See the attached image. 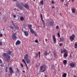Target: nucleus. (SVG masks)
Wrapping results in <instances>:
<instances>
[{"mask_svg":"<svg viewBox=\"0 0 77 77\" xmlns=\"http://www.w3.org/2000/svg\"><path fill=\"white\" fill-rule=\"evenodd\" d=\"M2 56L4 58H5V60L7 62L10 61V59L11 58L9 55L7 54L6 53H3L2 54Z\"/></svg>","mask_w":77,"mask_h":77,"instance_id":"obj_1","label":"nucleus"},{"mask_svg":"<svg viewBox=\"0 0 77 77\" xmlns=\"http://www.w3.org/2000/svg\"><path fill=\"white\" fill-rule=\"evenodd\" d=\"M45 69H46V65L44 64H42L40 68V70L42 71V72H44L45 71Z\"/></svg>","mask_w":77,"mask_h":77,"instance_id":"obj_2","label":"nucleus"},{"mask_svg":"<svg viewBox=\"0 0 77 77\" xmlns=\"http://www.w3.org/2000/svg\"><path fill=\"white\" fill-rule=\"evenodd\" d=\"M16 6H17V7H18L19 9H20V10H24V8H23V7L21 5H20V3H19L18 2L16 3Z\"/></svg>","mask_w":77,"mask_h":77,"instance_id":"obj_3","label":"nucleus"},{"mask_svg":"<svg viewBox=\"0 0 77 77\" xmlns=\"http://www.w3.org/2000/svg\"><path fill=\"white\" fill-rule=\"evenodd\" d=\"M17 34L16 33H14L11 36L12 39L13 40H16L17 39Z\"/></svg>","mask_w":77,"mask_h":77,"instance_id":"obj_4","label":"nucleus"},{"mask_svg":"<svg viewBox=\"0 0 77 77\" xmlns=\"http://www.w3.org/2000/svg\"><path fill=\"white\" fill-rule=\"evenodd\" d=\"M75 37V35L73 34L72 36H69V38L71 41H73L74 40V38Z\"/></svg>","mask_w":77,"mask_h":77,"instance_id":"obj_5","label":"nucleus"},{"mask_svg":"<svg viewBox=\"0 0 77 77\" xmlns=\"http://www.w3.org/2000/svg\"><path fill=\"white\" fill-rule=\"evenodd\" d=\"M9 71H10V73L11 75H12V74L14 73V71H13V70L12 69V67H9Z\"/></svg>","mask_w":77,"mask_h":77,"instance_id":"obj_6","label":"nucleus"},{"mask_svg":"<svg viewBox=\"0 0 77 77\" xmlns=\"http://www.w3.org/2000/svg\"><path fill=\"white\" fill-rule=\"evenodd\" d=\"M52 38L54 43V44H56V38L55 35H53Z\"/></svg>","mask_w":77,"mask_h":77,"instance_id":"obj_7","label":"nucleus"},{"mask_svg":"<svg viewBox=\"0 0 77 77\" xmlns=\"http://www.w3.org/2000/svg\"><path fill=\"white\" fill-rule=\"evenodd\" d=\"M38 55L39 57L40 58L41 57V52L40 51H39L38 53H36V57H35V58L38 57Z\"/></svg>","mask_w":77,"mask_h":77,"instance_id":"obj_8","label":"nucleus"},{"mask_svg":"<svg viewBox=\"0 0 77 77\" xmlns=\"http://www.w3.org/2000/svg\"><path fill=\"white\" fill-rule=\"evenodd\" d=\"M69 65L71 67H72L73 68H75V63H70L69 64Z\"/></svg>","mask_w":77,"mask_h":77,"instance_id":"obj_9","label":"nucleus"},{"mask_svg":"<svg viewBox=\"0 0 77 77\" xmlns=\"http://www.w3.org/2000/svg\"><path fill=\"white\" fill-rule=\"evenodd\" d=\"M48 24L50 26H53L54 25V22L52 21H50L48 23Z\"/></svg>","mask_w":77,"mask_h":77,"instance_id":"obj_10","label":"nucleus"},{"mask_svg":"<svg viewBox=\"0 0 77 77\" xmlns=\"http://www.w3.org/2000/svg\"><path fill=\"white\" fill-rule=\"evenodd\" d=\"M20 44H21V42L19 40H17L15 43V44L16 45H20Z\"/></svg>","mask_w":77,"mask_h":77,"instance_id":"obj_11","label":"nucleus"},{"mask_svg":"<svg viewBox=\"0 0 77 77\" xmlns=\"http://www.w3.org/2000/svg\"><path fill=\"white\" fill-rule=\"evenodd\" d=\"M29 59V55H28V54H26L24 56V59H25V60H26V59Z\"/></svg>","mask_w":77,"mask_h":77,"instance_id":"obj_12","label":"nucleus"},{"mask_svg":"<svg viewBox=\"0 0 77 77\" xmlns=\"http://www.w3.org/2000/svg\"><path fill=\"white\" fill-rule=\"evenodd\" d=\"M24 7L26 9H29V6L27 4H25Z\"/></svg>","mask_w":77,"mask_h":77,"instance_id":"obj_13","label":"nucleus"},{"mask_svg":"<svg viewBox=\"0 0 77 77\" xmlns=\"http://www.w3.org/2000/svg\"><path fill=\"white\" fill-rule=\"evenodd\" d=\"M12 52L10 50H9L8 51H7V54H9V55H11V54L12 53Z\"/></svg>","mask_w":77,"mask_h":77,"instance_id":"obj_14","label":"nucleus"},{"mask_svg":"<svg viewBox=\"0 0 77 77\" xmlns=\"http://www.w3.org/2000/svg\"><path fill=\"white\" fill-rule=\"evenodd\" d=\"M30 33H32V34H33L35 31H34L33 29H32V28H31V29H29Z\"/></svg>","mask_w":77,"mask_h":77,"instance_id":"obj_15","label":"nucleus"},{"mask_svg":"<svg viewBox=\"0 0 77 77\" xmlns=\"http://www.w3.org/2000/svg\"><path fill=\"white\" fill-rule=\"evenodd\" d=\"M26 61L27 63H30V60L28 58L25 60Z\"/></svg>","mask_w":77,"mask_h":77,"instance_id":"obj_16","label":"nucleus"},{"mask_svg":"<svg viewBox=\"0 0 77 77\" xmlns=\"http://www.w3.org/2000/svg\"><path fill=\"white\" fill-rule=\"evenodd\" d=\"M65 41V39L63 37H61L60 38V42H62L63 41Z\"/></svg>","mask_w":77,"mask_h":77,"instance_id":"obj_17","label":"nucleus"},{"mask_svg":"<svg viewBox=\"0 0 77 77\" xmlns=\"http://www.w3.org/2000/svg\"><path fill=\"white\" fill-rule=\"evenodd\" d=\"M24 33L26 36H29V32H28L26 31Z\"/></svg>","mask_w":77,"mask_h":77,"instance_id":"obj_18","label":"nucleus"},{"mask_svg":"<svg viewBox=\"0 0 77 77\" xmlns=\"http://www.w3.org/2000/svg\"><path fill=\"white\" fill-rule=\"evenodd\" d=\"M15 29L16 30H18L19 29V26L18 25H16L15 26H14Z\"/></svg>","mask_w":77,"mask_h":77,"instance_id":"obj_19","label":"nucleus"},{"mask_svg":"<svg viewBox=\"0 0 77 77\" xmlns=\"http://www.w3.org/2000/svg\"><path fill=\"white\" fill-rule=\"evenodd\" d=\"M63 63L64 65H66L67 63V60H63Z\"/></svg>","mask_w":77,"mask_h":77,"instance_id":"obj_20","label":"nucleus"},{"mask_svg":"<svg viewBox=\"0 0 77 77\" xmlns=\"http://www.w3.org/2000/svg\"><path fill=\"white\" fill-rule=\"evenodd\" d=\"M66 75H67V74L66 73H64L62 75V77H66Z\"/></svg>","mask_w":77,"mask_h":77,"instance_id":"obj_21","label":"nucleus"},{"mask_svg":"<svg viewBox=\"0 0 77 77\" xmlns=\"http://www.w3.org/2000/svg\"><path fill=\"white\" fill-rule=\"evenodd\" d=\"M28 26L29 29H32V24H31L29 25H28Z\"/></svg>","mask_w":77,"mask_h":77,"instance_id":"obj_22","label":"nucleus"},{"mask_svg":"<svg viewBox=\"0 0 77 77\" xmlns=\"http://www.w3.org/2000/svg\"><path fill=\"white\" fill-rule=\"evenodd\" d=\"M53 53L54 54V57H56V56H57V54L56 53V52L55 51H54L53 52Z\"/></svg>","mask_w":77,"mask_h":77,"instance_id":"obj_23","label":"nucleus"},{"mask_svg":"<svg viewBox=\"0 0 77 77\" xmlns=\"http://www.w3.org/2000/svg\"><path fill=\"white\" fill-rule=\"evenodd\" d=\"M72 13H75V10L74 8H72Z\"/></svg>","mask_w":77,"mask_h":77,"instance_id":"obj_24","label":"nucleus"},{"mask_svg":"<svg viewBox=\"0 0 77 77\" xmlns=\"http://www.w3.org/2000/svg\"><path fill=\"white\" fill-rule=\"evenodd\" d=\"M20 20L21 21H24V17H21L20 18Z\"/></svg>","mask_w":77,"mask_h":77,"instance_id":"obj_25","label":"nucleus"},{"mask_svg":"<svg viewBox=\"0 0 77 77\" xmlns=\"http://www.w3.org/2000/svg\"><path fill=\"white\" fill-rule=\"evenodd\" d=\"M51 68L53 69H55V67L54 66V64L52 65Z\"/></svg>","mask_w":77,"mask_h":77,"instance_id":"obj_26","label":"nucleus"},{"mask_svg":"<svg viewBox=\"0 0 77 77\" xmlns=\"http://www.w3.org/2000/svg\"><path fill=\"white\" fill-rule=\"evenodd\" d=\"M75 47L74 48H77V42H76L75 44Z\"/></svg>","mask_w":77,"mask_h":77,"instance_id":"obj_27","label":"nucleus"},{"mask_svg":"<svg viewBox=\"0 0 77 77\" xmlns=\"http://www.w3.org/2000/svg\"><path fill=\"white\" fill-rule=\"evenodd\" d=\"M63 56H64V57H67V56H68V54H67V53H65L64 54Z\"/></svg>","mask_w":77,"mask_h":77,"instance_id":"obj_28","label":"nucleus"},{"mask_svg":"<svg viewBox=\"0 0 77 77\" xmlns=\"http://www.w3.org/2000/svg\"><path fill=\"white\" fill-rule=\"evenodd\" d=\"M40 17L41 18V20H42V21H43L44 20H43V18H42V14H40Z\"/></svg>","mask_w":77,"mask_h":77,"instance_id":"obj_29","label":"nucleus"},{"mask_svg":"<svg viewBox=\"0 0 77 77\" xmlns=\"http://www.w3.org/2000/svg\"><path fill=\"white\" fill-rule=\"evenodd\" d=\"M40 3L41 5H44V1L42 0L40 2Z\"/></svg>","mask_w":77,"mask_h":77,"instance_id":"obj_30","label":"nucleus"},{"mask_svg":"<svg viewBox=\"0 0 77 77\" xmlns=\"http://www.w3.org/2000/svg\"><path fill=\"white\" fill-rule=\"evenodd\" d=\"M61 54H63V53H64V49H63V50L61 49Z\"/></svg>","mask_w":77,"mask_h":77,"instance_id":"obj_31","label":"nucleus"},{"mask_svg":"<svg viewBox=\"0 0 77 77\" xmlns=\"http://www.w3.org/2000/svg\"><path fill=\"white\" fill-rule=\"evenodd\" d=\"M64 53H67V50L66 49H64Z\"/></svg>","mask_w":77,"mask_h":77,"instance_id":"obj_32","label":"nucleus"},{"mask_svg":"<svg viewBox=\"0 0 77 77\" xmlns=\"http://www.w3.org/2000/svg\"><path fill=\"white\" fill-rule=\"evenodd\" d=\"M8 67H7L5 68V71L6 72H8Z\"/></svg>","mask_w":77,"mask_h":77,"instance_id":"obj_33","label":"nucleus"},{"mask_svg":"<svg viewBox=\"0 0 77 77\" xmlns=\"http://www.w3.org/2000/svg\"><path fill=\"white\" fill-rule=\"evenodd\" d=\"M34 33V35L35 36H37V34L36 33V32H35Z\"/></svg>","mask_w":77,"mask_h":77,"instance_id":"obj_34","label":"nucleus"},{"mask_svg":"<svg viewBox=\"0 0 77 77\" xmlns=\"http://www.w3.org/2000/svg\"><path fill=\"white\" fill-rule=\"evenodd\" d=\"M43 24L44 25L43 27H45V22L43 20V21H42Z\"/></svg>","mask_w":77,"mask_h":77,"instance_id":"obj_35","label":"nucleus"},{"mask_svg":"<svg viewBox=\"0 0 77 77\" xmlns=\"http://www.w3.org/2000/svg\"><path fill=\"white\" fill-rule=\"evenodd\" d=\"M17 73H19L20 72V71H19V70H18V68H17Z\"/></svg>","mask_w":77,"mask_h":77,"instance_id":"obj_36","label":"nucleus"},{"mask_svg":"<svg viewBox=\"0 0 77 77\" xmlns=\"http://www.w3.org/2000/svg\"><path fill=\"white\" fill-rule=\"evenodd\" d=\"M48 54V53H47V52L45 51V56H47Z\"/></svg>","mask_w":77,"mask_h":77,"instance_id":"obj_37","label":"nucleus"},{"mask_svg":"<svg viewBox=\"0 0 77 77\" xmlns=\"http://www.w3.org/2000/svg\"><path fill=\"white\" fill-rule=\"evenodd\" d=\"M25 65L26 66V68L27 69H28V67H27V63H25Z\"/></svg>","mask_w":77,"mask_h":77,"instance_id":"obj_38","label":"nucleus"},{"mask_svg":"<svg viewBox=\"0 0 77 77\" xmlns=\"http://www.w3.org/2000/svg\"><path fill=\"white\" fill-rule=\"evenodd\" d=\"M22 61L23 62H24V63H26V61H25V60L24 59H23L22 60Z\"/></svg>","mask_w":77,"mask_h":77,"instance_id":"obj_39","label":"nucleus"},{"mask_svg":"<svg viewBox=\"0 0 77 77\" xmlns=\"http://www.w3.org/2000/svg\"><path fill=\"white\" fill-rule=\"evenodd\" d=\"M57 35L59 38H60V33L59 32H58L57 33Z\"/></svg>","mask_w":77,"mask_h":77,"instance_id":"obj_40","label":"nucleus"},{"mask_svg":"<svg viewBox=\"0 0 77 77\" xmlns=\"http://www.w3.org/2000/svg\"><path fill=\"white\" fill-rule=\"evenodd\" d=\"M22 32H23V33H25V32H26V31H25V30H23V29H22Z\"/></svg>","mask_w":77,"mask_h":77,"instance_id":"obj_41","label":"nucleus"},{"mask_svg":"<svg viewBox=\"0 0 77 77\" xmlns=\"http://www.w3.org/2000/svg\"><path fill=\"white\" fill-rule=\"evenodd\" d=\"M13 17L14 18H16V17H17V16L16 15H13Z\"/></svg>","mask_w":77,"mask_h":77,"instance_id":"obj_42","label":"nucleus"},{"mask_svg":"<svg viewBox=\"0 0 77 77\" xmlns=\"http://www.w3.org/2000/svg\"><path fill=\"white\" fill-rule=\"evenodd\" d=\"M35 42H36V43H38V40H35Z\"/></svg>","mask_w":77,"mask_h":77,"instance_id":"obj_43","label":"nucleus"},{"mask_svg":"<svg viewBox=\"0 0 77 77\" xmlns=\"http://www.w3.org/2000/svg\"><path fill=\"white\" fill-rule=\"evenodd\" d=\"M56 28L57 29H59V27L58 26H57L56 27Z\"/></svg>","mask_w":77,"mask_h":77,"instance_id":"obj_44","label":"nucleus"},{"mask_svg":"<svg viewBox=\"0 0 77 77\" xmlns=\"http://www.w3.org/2000/svg\"><path fill=\"white\" fill-rule=\"evenodd\" d=\"M2 44H3V43H2V42L1 41L0 42V45H2Z\"/></svg>","mask_w":77,"mask_h":77,"instance_id":"obj_45","label":"nucleus"},{"mask_svg":"<svg viewBox=\"0 0 77 77\" xmlns=\"http://www.w3.org/2000/svg\"><path fill=\"white\" fill-rule=\"evenodd\" d=\"M0 36L2 37L3 36V35L2 34H0Z\"/></svg>","mask_w":77,"mask_h":77,"instance_id":"obj_46","label":"nucleus"},{"mask_svg":"<svg viewBox=\"0 0 77 77\" xmlns=\"http://www.w3.org/2000/svg\"><path fill=\"white\" fill-rule=\"evenodd\" d=\"M2 63V61L1 59H0V63Z\"/></svg>","mask_w":77,"mask_h":77,"instance_id":"obj_47","label":"nucleus"},{"mask_svg":"<svg viewBox=\"0 0 77 77\" xmlns=\"http://www.w3.org/2000/svg\"><path fill=\"white\" fill-rule=\"evenodd\" d=\"M69 57H70V58H71L72 57V55H71V54H70Z\"/></svg>","mask_w":77,"mask_h":77,"instance_id":"obj_48","label":"nucleus"},{"mask_svg":"<svg viewBox=\"0 0 77 77\" xmlns=\"http://www.w3.org/2000/svg\"><path fill=\"white\" fill-rule=\"evenodd\" d=\"M20 65L21 66V67H23V65L21 63H20Z\"/></svg>","mask_w":77,"mask_h":77,"instance_id":"obj_49","label":"nucleus"},{"mask_svg":"<svg viewBox=\"0 0 77 77\" xmlns=\"http://www.w3.org/2000/svg\"><path fill=\"white\" fill-rule=\"evenodd\" d=\"M62 43H60L59 46H62Z\"/></svg>","mask_w":77,"mask_h":77,"instance_id":"obj_50","label":"nucleus"},{"mask_svg":"<svg viewBox=\"0 0 77 77\" xmlns=\"http://www.w3.org/2000/svg\"><path fill=\"white\" fill-rule=\"evenodd\" d=\"M51 3H52L53 4V3H54V2L53 1H52V2H51Z\"/></svg>","mask_w":77,"mask_h":77,"instance_id":"obj_51","label":"nucleus"},{"mask_svg":"<svg viewBox=\"0 0 77 77\" xmlns=\"http://www.w3.org/2000/svg\"><path fill=\"white\" fill-rule=\"evenodd\" d=\"M10 28H11V29H14V27H10Z\"/></svg>","mask_w":77,"mask_h":77,"instance_id":"obj_52","label":"nucleus"},{"mask_svg":"<svg viewBox=\"0 0 77 77\" xmlns=\"http://www.w3.org/2000/svg\"><path fill=\"white\" fill-rule=\"evenodd\" d=\"M24 27L25 29H26V28L27 27V26L26 25H25Z\"/></svg>","mask_w":77,"mask_h":77,"instance_id":"obj_53","label":"nucleus"},{"mask_svg":"<svg viewBox=\"0 0 77 77\" xmlns=\"http://www.w3.org/2000/svg\"><path fill=\"white\" fill-rule=\"evenodd\" d=\"M62 2H64V0H60Z\"/></svg>","mask_w":77,"mask_h":77,"instance_id":"obj_54","label":"nucleus"},{"mask_svg":"<svg viewBox=\"0 0 77 77\" xmlns=\"http://www.w3.org/2000/svg\"><path fill=\"white\" fill-rule=\"evenodd\" d=\"M12 25H13V26H14H14H15V25L14 24V23H12Z\"/></svg>","mask_w":77,"mask_h":77,"instance_id":"obj_55","label":"nucleus"},{"mask_svg":"<svg viewBox=\"0 0 77 77\" xmlns=\"http://www.w3.org/2000/svg\"><path fill=\"white\" fill-rule=\"evenodd\" d=\"M72 2L73 3H74V0H72Z\"/></svg>","mask_w":77,"mask_h":77,"instance_id":"obj_56","label":"nucleus"},{"mask_svg":"<svg viewBox=\"0 0 77 77\" xmlns=\"http://www.w3.org/2000/svg\"><path fill=\"white\" fill-rule=\"evenodd\" d=\"M45 41H46V42H47V41H48V40H47V39L46 38L45 39Z\"/></svg>","mask_w":77,"mask_h":77,"instance_id":"obj_57","label":"nucleus"},{"mask_svg":"<svg viewBox=\"0 0 77 77\" xmlns=\"http://www.w3.org/2000/svg\"><path fill=\"white\" fill-rule=\"evenodd\" d=\"M60 16H61L62 17V14L61 13H60Z\"/></svg>","mask_w":77,"mask_h":77,"instance_id":"obj_58","label":"nucleus"},{"mask_svg":"<svg viewBox=\"0 0 77 77\" xmlns=\"http://www.w3.org/2000/svg\"><path fill=\"white\" fill-rule=\"evenodd\" d=\"M45 77H47V75H45Z\"/></svg>","mask_w":77,"mask_h":77,"instance_id":"obj_59","label":"nucleus"},{"mask_svg":"<svg viewBox=\"0 0 77 77\" xmlns=\"http://www.w3.org/2000/svg\"><path fill=\"white\" fill-rule=\"evenodd\" d=\"M73 77H77V76L75 75H74Z\"/></svg>","mask_w":77,"mask_h":77,"instance_id":"obj_60","label":"nucleus"},{"mask_svg":"<svg viewBox=\"0 0 77 77\" xmlns=\"http://www.w3.org/2000/svg\"><path fill=\"white\" fill-rule=\"evenodd\" d=\"M23 72H25V71H23Z\"/></svg>","mask_w":77,"mask_h":77,"instance_id":"obj_61","label":"nucleus"},{"mask_svg":"<svg viewBox=\"0 0 77 77\" xmlns=\"http://www.w3.org/2000/svg\"><path fill=\"white\" fill-rule=\"evenodd\" d=\"M12 24H14V23L13 22H12Z\"/></svg>","mask_w":77,"mask_h":77,"instance_id":"obj_62","label":"nucleus"},{"mask_svg":"<svg viewBox=\"0 0 77 77\" xmlns=\"http://www.w3.org/2000/svg\"><path fill=\"white\" fill-rule=\"evenodd\" d=\"M52 8H54V7H52Z\"/></svg>","mask_w":77,"mask_h":77,"instance_id":"obj_63","label":"nucleus"},{"mask_svg":"<svg viewBox=\"0 0 77 77\" xmlns=\"http://www.w3.org/2000/svg\"><path fill=\"white\" fill-rule=\"evenodd\" d=\"M67 4H68V3H66V5H67Z\"/></svg>","mask_w":77,"mask_h":77,"instance_id":"obj_64","label":"nucleus"}]
</instances>
